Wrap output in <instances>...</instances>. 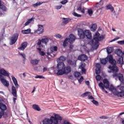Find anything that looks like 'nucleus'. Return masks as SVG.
<instances>
[{"mask_svg":"<svg viewBox=\"0 0 124 124\" xmlns=\"http://www.w3.org/2000/svg\"><path fill=\"white\" fill-rule=\"evenodd\" d=\"M104 38V35L100 36V33H99V32H96L95 35L93 36V39L90 42V44L93 46V49H97L99 46L98 42L103 40Z\"/></svg>","mask_w":124,"mask_h":124,"instance_id":"f257e3e1","label":"nucleus"},{"mask_svg":"<svg viewBox=\"0 0 124 124\" xmlns=\"http://www.w3.org/2000/svg\"><path fill=\"white\" fill-rule=\"evenodd\" d=\"M59 121H62V117L59 114L51 116L50 119L45 118L42 122L43 124H58Z\"/></svg>","mask_w":124,"mask_h":124,"instance_id":"f03ea898","label":"nucleus"},{"mask_svg":"<svg viewBox=\"0 0 124 124\" xmlns=\"http://www.w3.org/2000/svg\"><path fill=\"white\" fill-rule=\"evenodd\" d=\"M78 31L80 39H84L86 37L88 39H92L93 38L92 32H91L90 30H85L83 31V29H78Z\"/></svg>","mask_w":124,"mask_h":124,"instance_id":"7ed1b4c3","label":"nucleus"},{"mask_svg":"<svg viewBox=\"0 0 124 124\" xmlns=\"http://www.w3.org/2000/svg\"><path fill=\"white\" fill-rule=\"evenodd\" d=\"M114 95L118 96V97H123L124 96V86H121L117 89L114 87H110L109 88Z\"/></svg>","mask_w":124,"mask_h":124,"instance_id":"20e7f679","label":"nucleus"},{"mask_svg":"<svg viewBox=\"0 0 124 124\" xmlns=\"http://www.w3.org/2000/svg\"><path fill=\"white\" fill-rule=\"evenodd\" d=\"M12 79L15 86H16V87L14 86L12 87V94L14 97H17V90H16V89H18L19 88V84H18L17 79L14 76H12Z\"/></svg>","mask_w":124,"mask_h":124,"instance_id":"39448f33","label":"nucleus"},{"mask_svg":"<svg viewBox=\"0 0 124 124\" xmlns=\"http://www.w3.org/2000/svg\"><path fill=\"white\" fill-rule=\"evenodd\" d=\"M103 83L104 84H103L102 82H100L99 84L100 88H101L103 91H104V88H105L106 89H109V83L108 79L106 78L104 79L103 80Z\"/></svg>","mask_w":124,"mask_h":124,"instance_id":"423d86ee","label":"nucleus"},{"mask_svg":"<svg viewBox=\"0 0 124 124\" xmlns=\"http://www.w3.org/2000/svg\"><path fill=\"white\" fill-rule=\"evenodd\" d=\"M108 68L110 70V71H108L109 73L112 72L113 74H118L119 72V67L115 65H109L108 67Z\"/></svg>","mask_w":124,"mask_h":124,"instance_id":"0eeeda50","label":"nucleus"},{"mask_svg":"<svg viewBox=\"0 0 124 124\" xmlns=\"http://www.w3.org/2000/svg\"><path fill=\"white\" fill-rule=\"evenodd\" d=\"M18 37H19V34L15 33L11 38L10 45H13V44H15V43L18 40Z\"/></svg>","mask_w":124,"mask_h":124,"instance_id":"6e6552de","label":"nucleus"},{"mask_svg":"<svg viewBox=\"0 0 124 124\" xmlns=\"http://www.w3.org/2000/svg\"><path fill=\"white\" fill-rule=\"evenodd\" d=\"M112 76L114 78H118L119 80L121 81L123 84H124V76L123 75V74L121 73L115 74L112 75Z\"/></svg>","mask_w":124,"mask_h":124,"instance_id":"1a4fd4ad","label":"nucleus"},{"mask_svg":"<svg viewBox=\"0 0 124 124\" xmlns=\"http://www.w3.org/2000/svg\"><path fill=\"white\" fill-rule=\"evenodd\" d=\"M68 39V42L70 43V44H72L74 43V42L76 39V37L73 34H70Z\"/></svg>","mask_w":124,"mask_h":124,"instance_id":"9d476101","label":"nucleus"},{"mask_svg":"<svg viewBox=\"0 0 124 124\" xmlns=\"http://www.w3.org/2000/svg\"><path fill=\"white\" fill-rule=\"evenodd\" d=\"M43 31H44V29H43V26L39 25L38 30L35 31L34 33H37V34H41V33H43Z\"/></svg>","mask_w":124,"mask_h":124,"instance_id":"9b49d317","label":"nucleus"},{"mask_svg":"<svg viewBox=\"0 0 124 124\" xmlns=\"http://www.w3.org/2000/svg\"><path fill=\"white\" fill-rule=\"evenodd\" d=\"M2 75L7 77H9V74L7 73L6 70L4 69H0V78H2Z\"/></svg>","mask_w":124,"mask_h":124,"instance_id":"f8f14e48","label":"nucleus"},{"mask_svg":"<svg viewBox=\"0 0 124 124\" xmlns=\"http://www.w3.org/2000/svg\"><path fill=\"white\" fill-rule=\"evenodd\" d=\"M108 61L109 63H111L112 65H115L116 64L117 62L115 60L113 59V56L109 55L108 56Z\"/></svg>","mask_w":124,"mask_h":124,"instance_id":"ddd939ff","label":"nucleus"},{"mask_svg":"<svg viewBox=\"0 0 124 124\" xmlns=\"http://www.w3.org/2000/svg\"><path fill=\"white\" fill-rule=\"evenodd\" d=\"M63 70L65 74H69V73L71 72V67L70 66H67L66 67L65 66L64 68H63Z\"/></svg>","mask_w":124,"mask_h":124,"instance_id":"4468645a","label":"nucleus"},{"mask_svg":"<svg viewBox=\"0 0 124 124\" xmlns=\"http://www.w3.org/2000/svg\"><path fill=\"white\" fill-rule=\"evenodd\" d=\"M67 62L68 64H69V65H71V66H72V67H76V61H72V60L69 59L67 60Z\"/></svg>","mask_w":124,"mask_h":124,"instance_id":"2eb2a0df","label":"nucleus"},{"mask_svg":"<svg viewBox=\"0 0 124 124\" xmlns=\"http://www.w3.org/2000/svg\"><path fill=\"white\" fill-rule=\"evenodd\" d=\"M0 80L2 83V84L5 87H9V81H7L6 79L3 78H0Z\"/></svg>","mask_w":124,"mask_h":124,"instance_id":"dca6fc26","label":"nucleus"},{"mask_svg":"<svg viewBox=\"0 0 124 124\" xmlns=\"http://www.w3.org/2000/svg\"><path fill=\"white\" fill-rule=\"evenodd\" d=\"M27 46L28 43L27 42H23L21 44V46L18 48V49L20 50V51H24Z\"/></svg>","mask_w":124,"mask_h":124,"instance_id":"f3484780","label":"nucleus"},{"mask_svg":"<svg viewBox=\"0 0 124 124\" xmlns=\"http://www.w3.org/2000/svg\"><path fill=\"white\" fill-rule=\"evenodd\" d=\"M78 59L79 61H81V62H85V61H87V60H88V56L85 54H83L79 56Z\"/></svg>","mask_w":124,"mask_h":124,"instance_id":"a211bd4d","label":"nucleus"},{"mask_svg":"<svg viewBox=\"0 0 124 124\" xmlns=\"http://www.w3.org/2000/svg\"><path fill=\"white\" fill-rule=\"evenodd\" d=\"M65 65L63 62H59L57 64V69H63Z\"/></svg>","mask_w":124,"mask_h":124,"instance_id":"6ab92c4d","label":"nucleus"},{"mask_svg":"<svg viewBox=\"0 0 124 124\" xmlns=\"http://www.w3.org/2000/svg\"><path fill=\"white\" fill-rule=\"evenodd\" d=\"M2 116L3 118H7L8 117V114L7 112H4V111H0V119L2 118Z\"/></svg>","mask_w":124,"mask_h":124,"instance_id":"aec40b11","label":"nucleus"},{"mask_svg":"<svg viewBox=\"0 0 124 124\" xmlns=\"http://www.w3.org/2000/svg\"><path fill=\"white\" fill-rule=\"evenodd\" d=\"M30 62L33 65H37L39 63V60L37 59H32L30 61Z\"/></svg>","mask_w":124,"mask_h":124,"instance_id":"412c9836","label":"nucleus"},{"mask_svg":"<svg viewBox=\"0 0 124 124\" xmlns=\"http://www.w3.org/2000/svg\"><path fill=\"white\" fill-rule=\"evenodd\" d=\"M96 29H97V25L96 24H93L90 27V30L91 31H96Z\"/></svg>","mask_w":124,"mask_h":124,"instance_id":"4be33fe9","label":"nucleus"},{"mask_svg":"<svg viewBox=\"0 0 124 124\" xmlns=\"http://www.w3.org/2000/svg\"><path fill=\"white\" fill-rule=\"evenodd\" d=\"M115 53L116 54V55L119 56V57H121V56L123 55V51L120 49H116Z\"/></svg>","mask_w":124,"mask_h":124,"instance_id":"5701e85b","label":"nucleus"},{"mask_svg":"<svg viewBox=\"0 0 124 124\" xmlns=\"http://www.w3.org/2000/svg\"><path fill=\"white\" fill-rule=\"evenodd\" d=\"M86 8H82V6H80L77 8V10L78 11H81V13L85 14V10H86Z\"/></svg>","mask_w":124,"mask_h":124,"instance_id":"b1692460","label":"nucleus"},{"mask_svg":"<svg viewBox=\"0 0 124 124\" xmlns=\"http://www.w3.org/2000/svg\"><path fill=\"white\" fill-rule=\"evenodd\" d=\"M106 8L107 10H110L111 12H113V11H114V7H113L111 4H108L107 5Z\"/></svg>","mask_w":124,"mask_h":124,"instance_id":"393cba45","label":"nucleus"},{"mask_svg":"<svg viewBox=\"0 0 124 124\" xmlns=\"http://www.w3.org/2000/svg\"><path fill=\"white\" fill-rule=\"evenodd\" d=\"M101 63L102 64H106L108 62V57L107 58L100 60Z\"/></svg>","mask_w":124,"mask_h":124,"instance_id":"a878e982","label":"nucleus"},{"mask_svg":"<svg viewBox=\"0 0 124 124\" xmlns=\"http://www.w3.org/2000/svg\"><path fill=\"white\" fill-rule=\"evenodd\" d=\"M57 76H60L61 75H63L64 72L63 69H58V72L56 73Z\"/></svg>","mask_w":124,"mask_h":124,"instance_id":"bb28decb","label":"nucleus"},{"mask_svg":"<svg viewBox=\"0 0 124 124\" xmlns=\"http://www.w3.org/2000/svg\"><path fill=\"white\" fill-rule=\"evenodd\" d=\"M33 20H34V18L33 17L28 19V21L25 23L24 26L25 27L28 26V25H30V24H31V23L32 21L33 22Z\"/></svg>","mask_w":124,"mask_h":124,"instance_id":"cd10ccee","label":"nucleus"},{"mask_svg":"<svg viewBox=\"0 0 124 124\" xmlns=\"http://www.w3.org/2000/svg\"><path fill=\"white\" fill-rule=\"evenodd\" d=\"M7 108H6V106L4 105L3 103H0V109L2 110V111H5Z\"/></svg>","mask_w":124,"mask_h":124,"instance_id":"c85d7f7f","label":"nucleus"},{"mask_svg":"<svg viewBox=\"0 0 124 124\" xmlns=\"http://www.w3.org/2000/svg\"><path fill=\"white\" fill-rule=\"evenodd\" d=\"M50 50L52 53H54V52H57V51H58V46H52L50 48Z\"/></svg>","mask_w":124,"mask_h":124,"instance_id":"c756f323","label":"nucleus"},{"mask_svg":"<svg viewBox=\"0 0 124 124\" xmlns=\"http://www.w3.org/2000/svg\"><path fill=\"white\" fill-rule=\"evenodd\" d=\"M117 63L120 64V65H123V64H124V58H119V59L117 61Z\"/></svg>","mask_w":124,"mask_h":124,"instance_id":"7c9ffc66","label":"nucleus"},{"mask_svg":"<svg viewBox=\"0 0 124 124\" xmlns=\"http://www.w3.org/2000/svg\"><path fill=\"white\" fill-rule=\"evenodd\" d=\"M32 108L34 109V110H36V111H40L41 109H40V108H39V106L36 104H34L32 106Z\"/></svg>","mask_w":124,"mask_h":124,"instance_id":"2f4dec72","label":"nucleus"},{"mask_svg":"<svg viewBox=\"0 0 124 124\" xmlns=\"http://www.w3.org/2000/svg\"><path fill=\"white\" fill-rule=\"evenodd\" d=\"M62 23L63 24H64L65 25H66V24H68L69 23V21H70V18H62Z\"/></svg>","mask_w":124,"mask_h":124,"instance_id":"473e14b6","label":"nucleus"},{"mask_svg":"<svg viewBox=\"0 0 124 124\" xmlns=\"http://www.w3.org/2000/svg\"><path fill=\"white\" fill-rule=\"evenodd\" d=\"M68 45V38H66V39H65L63 43V47L64 48H65V47H66V46H67V45Z\"/></svg>","mask_w":124,"mask_h":124,"instance_id":"72a5a7b5","label":"nucleus"},{"mask_svg":"<svg viewBox=\"0 0 124 124\" xmlns=\"http://www.w3.org/2000/svg\"><path fill=\"white\" fill-rule=\"evenodd\" d=\"M31 31V29H28L27 30H22L21 31V32H22L23 34H29V33H30Z\"/></svg>","mask_w":124,"mask_h":124,"instance_id":"f704fd0d","label":"nucleus"},{"mask_svg":"<svg viewBox=\"0 0 124 124\" xmlns=\"http://www.w3.org/2000/svg\"><path fill=\"white\" fill-rule=\"evenodd\" d=\"M41 42H42V40L38 39L37 43V45L39 46V47H40V48H44V46L41 44Z\"/></svg>","mask_w":124,"mask_h":124,"instance_id":"c9c22d12","label":"nucleus"},{"mask_svg":"<svg viewBox=\"0 0 124 124\" xmlns=\"http://www.w3.org/2000/svg\"><path fill=\"white\" fill-rule=\"evenodd\" d=\"M49 42V39L48 38H43L42 39V43L46 45H47V43Z\"/></svg>","mask_w":124,"mask_h":124,"instance_id":"e433bc0d","label":"nucleus"},{"mask_svg":"<svg viewBox=\"0 0 124 124\" xmlns=\"http://www.w3.org/2000/svg\"><path fill=\"white\" fill-rule=\"evenodd\" d=\"M113 47H108L107 48V52L108 54H111V53L113 52Z\"/></svg>","mask_w":124,"mask_h":124,"instance_id":"4c0bfd02","label":"nucleus"},{"mask_svg":"<svg viewBox=\"0 0 124 124\" xmlns=\"http://www.w3.org/2000/svg\"><path fill=\"white\" fill-rule=\"evenodd\" d=\"M59 62H64V61H65L66 58L64 56H61L59 58Z\"/></svg>","mask_w":124,"mask_h":124,"instance_id":"58836bf2","label":"nucleus"},{"mask_svg":"<svg viewBox=\"0 0 124 124\" xmlns=\"http://www.w3.org/2000/svg\"><path fill=\"white\" fill-rule=\"evenodd\" d=\"M42 3H44V2H37V3L33 4V6L34 7H37V6H39V5L42 4Z\"/></svg>","mask_w":124,"mask_h":124,"instance_id":"ea45409f","label":"nucleus"},{"mask_svg":"<svg viewBox=\"0 0 124 124\" xmlns=\"http://www.w3.org/2000/svg\"><path fill=\"white\" fill-rule=\"evenodd\" d=\"M0 9H1V10H3V11H6V7L4 6V5H1L0 6Z\"/></svg>","mask_w":124,"mask_h":124,"instance_id":"a19ab883","label":"nucleus"},{"mask_svg":"<svg viewBox=\"0 0 124 124\" xmlns=\"http://www.w3.org/2000/svg\"><path fill=\"white\" fill-rule=\"evenodd\" d=\"M19 55L20 56H22V58L24 59V61H26V60H27V59L26 58V54H25V53H19Z\"/></svg>","mask_w":124,"mask_h":124,"instance_id":"79ce46f5","label":"nucleus"},{"mask_svg":"<svg viewBox=\"0 0 124 124\" xmlns=\"http://www.w3.org/2000/svg\"><path fill=\"white\" fill-rule=\"evenodd\" d=\"M75 77H79L81 75V74L79 72H75L74 74Z\"/></svg>","mask_w":124,"mask_h":124,"instance_id":"37998d69","label":"nucleus"},{"mask_svg":"<svg viewBox=\"0 0 124 124\" xmlns=\"http://www.w3.org/2000/svg\"><path fill=\"white\" fill-rule=\"evenodd\" d=\"M88 13L89 16H92L93 15V10L90 9L88 10Z\"/></svg>","mask_w":124,"mask_h":124,"instance_id":"c03bdc74","label":"nucleus"},{"mask_svg":"<svg viewBox=\"0 0 124 124\" xmlns=\"http://www.w3.org/2000/svg\"><path fill=\"white\" fill-rule=\"evenodd\" d=\"M35 79H37L38 78H39V79H45V77L39 75H37L35 77Z\"/></svg>","mask_w":124,"mask_h":124,"instance_id":"a18cd8bd","label":"nucleus"},{"mask_svg":"<svg viewBox=\"0 0 124 124\" xmlns=\"http://www.w3.org/2000/svg\"><path fill=\"white\" fill-rule=\"evenodd\" d=\"M73 15H74L75 16V17H81V15L78 14L75 12H74L73 13Z\"/></svg>","mask_w":124,"mask_h":124,"instance_id":"49530a36","label":"nucleus"},{"mask_svg":"<svg viewBox=\"0 0 124 124\" xmlns=\"http://www.w3.org/2000/svg\"><path fill=\"white\" fill-rule=\"evenodd\" d=\"M92 102L93 103V104L96 105V106H98L99 104H98V102H97V101H95V100H93L92 101Z\"/></svg>","mask_w":124,"mask_h":124,"instance_id":"de8ad7c7","label":"nucleus"},{"mask_svg":"<svg viewBox=\"0 0 124 124\" xmlns=\"http://www.w3.org/2000/svg\"><path fill=\"white\" fill-rule=\"evenodd\" d=\"M89 93H91L90 92H86L85 93H84L82 96L83 97H85V96H88V95H89Z\"/></svg>","mask_w":124,"mask_h":124,"instance_id":"09e8293b","label":"nucleus"},{"mask_svg":"<svg viewBox=\"0 0 124 124\" xmlns=\"http://www.w3.org/2000/svg\"><path fill=\"white\" fill-rule=\"evenodd\" d=\"M96 80L97 81H100V80H101V76L100 75H97L96 76Z\"/></svg>","mask_w":124,"mask_h":124,"instance_id":"8fccbe9b","label":"nucleus"},{"mask_svg":"<svg viewBox=\"0 0 124 124\" xmlns=\"http://www.w3.org/2000/svg\"><path fill=\"white\" fill-rule=\"evenodd\" d=\"M96 67L97 69H101V65H100V64L99 63H97L96 64Z\"/></svg>","mask_w":124,"mask_h":124,"instance_id":"3c124183","label":"nucleus"},{"mask_svg":"<svg viewBox=\"0 0 124 124\" xmlns=\"http://www.w3.org/2000/svg\"><path fill=\"white\" fill-rule=\"evenodd\" d=\"M101 70V69H96L95 71L96 74H97V75H99L100 74Z\"/></svg>","mask_w":124,"mask_h":124,"instance_id":"603ef678","label":"nucleus"},{"mask_svg":"<svg viewBox=\"0 0 124 124\" xmlns=\"http://www.w3.org/2000/svg\"><path fill=\"white\" fill-rule=\"evenodd\" d=\"M100 119H104L105 120H107V119H109V117L102 116L100 117Z\"/></svg>","mask_w":124,"mask_h":124,"instance_id":"864d4df0","label":"nucleus"},{"mask_svg":"<svg viewBox=\"0 0 124 124\" xmlns=\"http://www.w3.org/2000/svg\"><path fill=\"white\" fill-rule=\"evenodd\" d=\"M84 80V78L83 76H81L80 78L78 79L79 83H82V81Z\"/></svg>","mask_w":124,"mask_h":124,"instance_id":"5fc2aeb1","label":"nucleus"},{"mask_svg":"<svg viewBox=\"0 0 124 124\" xmlns=\"http://www.w3.org/2000/svg\"><path fill=\"white\" fill-rule=\"evenodd\" d=\"M55 37L57 38H62V35L60 34H57L55 35Z\"/></svg>","mask_w":124,"mask_h":124,"instance_id":"6e6d98bb","label":"nucleus"},{"mask_svg":"<svg viewBox=\"0 0 124 124\" xmlns=\"http://www.w3.org/2000/svg\"><path fill=\"white\" fill-rule=\"evenodd\" d=\"M61 3L62 4H65V3H67V0H64L61 2Z\"/></svg>","mask_w":124,"mask_h":124,"instance_id":"4d7b16f0","label":"nucleus"},{"mask_svg":"<svg viewBox=\"0 0 124 124\" xmlns=\"http://www.w3.org/2000/svg\"><path fill=\"white\" fill-rule=\"evenodd\" d=\"M62 7V5H60V6H56V8L57 10L61 9Z\"/></svg>","mask_w":124,"mask_h":124,"instance_id":"13d9d810","label":"nucleus"},{"mask_svg":"<svg viewBox=\"0 0 124 124\" xmlns=\"http://www.w3.org/2000/svg\"><path fill=\"white\" fill-rule=\"evenodd\" d=\"M63 124H71V123L66 120H64L63 122Z\"/></svg>","mask_w":124,"mask_h":124,"instance_id":"bf43d9fd","label":"nucleus"},{"mask_svg":"<svg viewBox=\"0 0 124 124\" xmlns=\"http://www.w3.org/2000/svg\"><path fill=\"white\" fill-rule=\"evenodd\" d=\"M39 54H40V55H41V56H45V52H44L43 51L39 52Z\"/></svg>","mask_w":124,"mask_h":124,"instance_id":"052dcab7","label":"nucleus"},{"mask_svg":"<svg viewBox=\"0 0 124 124\" xmlns=\"http://www.w3.org/2000/svg\"><path fill=\"white\" fill-rule=\"evenodd\" d=\"M118 39H120V37H117L116 38H115L112 41H111V42H113V41H116V40H118Z\"/></svg>","mask_w":124,"mask_h":124,"instance_id":"680f3d73","label":"nucleus"},{"mask_svg":"<svg viewBox=\"0 0 124 124\" xmlns=\"http://www.w3.org/2000/svg\"><path fill=\"white\" fill-rule=\"evenodd\" d=\"M94 98L93 97V95H90L88 96V99H94Z\"/></svg>","mask_w":124,"mask_h":124,"instance_id":"e2e57ef3","label":"nucleus"},{"mask_svg":"<svg viewBox=\"0 0 124 124\" xmlns=\"http://www.w3.org/2000/svg\"><path fill=\"white\" fill-rule=\"evenodd\" d=\"M85 84L87 85V86H90V81L86 80L85 81Z\"/></svg>","mask_w":124,"mask_h":124,"instance_id":"0e129e2a","label":"nucleus"},{"mask_svg":"<svg viewBox=\"0 0 124 124\" xmlns=\"http://www.w3.org/2000/svg\"><path fill=\"white\" fill-rule=\"evenodd\" d=\"M82 73H86V69L82 67Z\"/></svg>","mask_w":124,"mask_h":124,"instance_id":"69168bd1","label":"nucleus"},{"mask_svg":"<svg viewBox=\"0 0 124 124\" xmlns=\"http://www.w3.org/2000/svg\"><path fill=\"white\" fill-rule=\"evenodd\" d=\"M68 78H69V79H71V80H73V76L71 75L68 76Z\"/></svg>","mask_w":124,"mask_h":124,"instance_id":"338daca9","label":"nucleus"},{"mask_svg":"<svg viewBox=\"0 0 124 124\" xmlns=\"http://www.w3.org/2000/svg\"><path fill=\"white\" fill-rule=\"evenodd\" d=\"M45 71H47V68L46 67H44L43 72H45Z\"/></svg>","mask_w":124,"mask_h":124,"instance_id":"774afa93","label":"nucleus"}]
</instances>
